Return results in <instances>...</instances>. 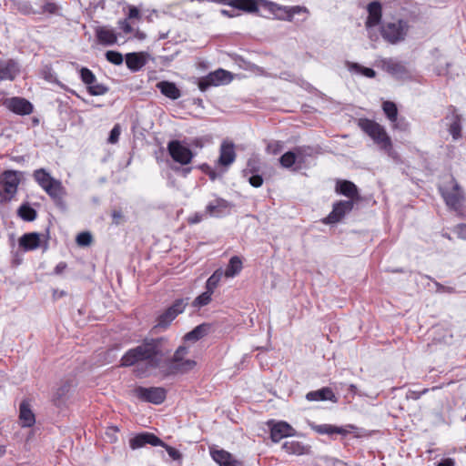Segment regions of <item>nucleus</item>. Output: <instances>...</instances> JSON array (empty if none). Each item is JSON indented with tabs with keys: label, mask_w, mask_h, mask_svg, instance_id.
Listing matches in <instances>:
<instances>
[{
	"label": "nucleus",
	"mask_w": 466,
	"mask_h": 466,
	"mask_svg": "<svg viewBox=\"0 0 466 466\" xmlns=\"http://www.w3.org/2000/svg\"><path fill=\"white\" fill-rule=\"evenodd\" d=\"M437 466H455V461L453 459L447 458L440 461Z\"/></svg>",
	"instance_id": "nucleus-58"
},
{
	"label": "nucleus",
	"mask_w": 466,
	"mask_h": 466,
	"mask_svg": "<svg viewBox=\"0 0 466 466\" xmlns=\"http://www.w3.org/2000/svg\"><path fill=\"white\" fill-rule=\"evenodd\" d=\"M187 302L185 299H177L164 313H162L157 319L156 327L164 328L176 319V317L185 310Z\"/></svg>",
	"instance_id": "nucleus-11"
},
{
	"label": "nucleus",
	"mask_w": 466,
	"mask_h": 466,
	"mask_svg": "<svg viewBox=\"0 0 466 466\" xmlns=\"http://www.w3.org/2000/svg\"><path fill=\"white\" fill-rule=\"evenodd\" d=\"M19 185L18 173L16 171H5L0 181V202L10 201L17 192Z\"/></svg>",
	"instance_id": "nucleus-7"
},
{
	"label": "nucleus",
	"mask_w": 466,
	"mask_h": 466,
	"mask_svg": "<svg viewBox=\"0 0 466 466\" xmlns=\"http://www.w3.org/2000/svg\"><path fill=\"white\" fill-rule=\"evenodd\" d=\"M233 79L232 74L227 70L219 68L209 73L198 81V88L203 92L210 86H218L229 84Z\"/></svg>",
	"instance_id": "nucleus-9"
},
{
	"label": "nucleus",
	"mask_w": 466,
	"mask_h": 466,
	"mask_svg": "<svg viewBox=\"0 0 466 466\" xmlns=\"http://www.w3.org/2000/svg\"><path fill=\"white\" fill-rule=\"evenodd\" d=\"M433 56H435V66L434 71L437 75H445L448 70L449 63L446 60V58L441 55L438 51H435L433 53Z\"/></svg>",
	"instance_id": "nucleus-37"
},
{
	"label": "nucleus",
	"mask_w": 466,
	"mask_h": 466,
	"mask_svg": "<svg viewBox=\"0 0 466 466\" xmlns=\"http://www.w3.org/2000/svg\"><path fill=\"white\" fill-rule=\"evenodd\" d=\"M34 179L41 188L54 200H61L66 195V188L62 182L53 177L45 168H39L34 171Z\"/></svg>",
	"instance_id": "nucleus-3"
},
{
	"label": "nucleus",
	"mask_w": 466,
	"mask_h": 466,
	"mask_svg": "<svg viewBox=\"0 0 466 466\" xmlns=\"http://www.w3.org/2000/svg\"><path fill=\"white\" fill-rule=\"evenodd\" d=\"M120 134H121V127L118 124H116L114 126V127L110 131V135L108 137V143L116 144L119 139Z\"/></svg>",
	"instance_id": "nucleus-48"
},
{
	"label": "nucleus",
	"mask_w": 466,
	"mask_h": 466,
	"mask_svg": "<svg viewBox=\"0 0 466 466\" xmlns=\"http://www.w3.org/2000/svg\"><path fill=\"white\" fill-rule=\"evenodd\" d=\"M210 455L219 466H240L233 455L225 450L211 448Z\"/></svg>",
	"instance_id": "nucleus-20"
},
{
	"label": "nucleus",
	"mask_w": 466,
	"mask_h": 466,
	"mask_svg": "<svg viewBox=\"0 0 466 466\" xmlns=\"http://www.w3.org/2000/svg\"><path fill=\"white\" fill-rule=\"evenodd\" d=\"M251 186L255 187H259L263 183V178L259 175H253L248 179Z\"/></svg>",
	"instance_id": "nucleus-54"
},
{
	"label": "nucleus",
	"mask_w": 466,
	"mask_h": 466,
	"mask_svg": "<svg viewBox=\"0 0 466 466\" xmlns=\"http://www.w3.org/2000/svg\"><path fill=\"white\" fill-rule=\"evenodd\" d=\"M297 162L299 165H303L307 162L308 157H312L314 149L308 146L296 147L293 149Z\"/></svg>",
	"instance_id": "nucleus-34"
},
{
	"label": "nucleus",
	"mask_w": 466,
	"mask_h": 466,
	"mask_svg": "<svg viewBox=\"0 0 466 466\" xmlns=\"http://www.w3.org/2000/svg\"><path fill=\"white\" fill-rule=\"evenodd\" d=\"M367 10L369 15L366 20V28L370 36L372 37V28L377 26L381 20V5L377 1L371 2L368 5Z\"/></svg>",
	"instance_id": "nucleus-17"
},
{
	"label": "nucleus",
	"mask_w": 466,
	"mask_h": 466,
	"mask_svg": "<svg viewBox=\"0 0 466 466\" xmlns=\"http://www.w3.org/2000/svg\"><path fill=\"white\" fill-rule=\"evenodd\" d=\"M311 429L316 431L319 434H326V435H332V434H340V435H346L350 431L344 428V427H338L331 424H319V425H311Z\"/></svg>",
	"instance_id": "nucleus-27"
},
{
	"label": "nucleus",
	"mask_w": 466,
	"mask_h": 466,
	"mask_svg": "<svg viewBox=\"0 0 466 466\" xmlns=\"http://www.w3.org/2000/svg\"><path fill=\"white\" fill-rule=\"evenodd\" d=\"M381 67L396 77H402L407 74L405 66L395 59L388 58L380 61Z\"/></svg>",
	"instance_id": "nucleus-21"
},
{
	"label": "nucleus",
	"mask_w": 466,
	"mask_h": 466,
	"mask_svg": "<svg viewBox=\"0 0 466 466\" xmlns=\"http://www.w3.org/2000/svg\"><path fill=\"white\" fill-rule=\"evenodd\" d=\"M220 13L224 16H228V17H232L233 16V15L229 11H228L226 9L220 10Z\"/></svg>",
	"instance_id": "nucleus-60"
},
{
	"label": "nucleus",
	"mask_w": 466,
	"mask_h": 466,
	"mask_svg": "<svg viewBox=\"0 0 466 466\" xmlns=\"http://www.w3.org/2000/svg\"><path fill=\"white\" fill-rule=\"evenodd\" d=\"M66 267H67V265H66V262H63V261L59 262L56 266V268L54 269V273L56 274V275H60V274H62L66 270Z\"/></svg>",
	"instance_id": "nucleus-57"
},
{
	"label": "nucleus",
	"mask_w": 466,
	"mask_h": 466,
	"mask_svg": "<svg viewBox=\"0 0 466 466\" xmlns=\"http://www.w3.org/2000/svg\"><path fill=\"white\" fill-rule=\"evenodd\" d=\"M128 18H140L139 10L136 6H130L128 11Z\"/></svg>",
	"instance_id": "nucleus-56"
},
{
	"label": "nucleus",
	"mask_w": 466,
	"mask_h": 466,
	"mask_svg": "<svg viewBox=\"0 0 466 466\" xmlns=\"http://www.w3.org/2000/svg\"><path fill=\"white\" fill-rule=\"evenodd\" d=\"M454 233L458 238L466 239V224H459L454 228Z\"/></svg>",
	"instance_id": "nucleus-53"
},
{
	"label": "nucleus",
	"mask_w": 466,
	"mask_h": 466,
	"mask_svg": "<svg viewBox=\"0 0 466 466\" xmlns=\"http://www.w3.org/2000/svg\"><path fill=\"white\" fill-rule=\"evenodd\" d=\"M213 292L206 289L205 292L198 296L195 300L193 301V306L201 308L203 306L208 305L211 301V296Z\"/></svg>",
	"instance_id": "nucleus-43"
},
{
	"label": "nucleus",
	"mask_w": 466,
	"mask_h": 466,
	"mask_svg": "<svg viewBox=\"0 0 466 466\" xmlns=\"http://www.w3.org/2000/svg\"><path fill=\"white\" fill-rule=\"evenodd\" d=\"M359 126L374 141V143L380 147L381 150L387 153L390 157L393 158L396 157L391 139L382 126L370 119H360Z\"/></svg>",
	"instance_id": "nucleus-2"
},
{
	"label": "nucleus",
	"mask_w": 466,
	"mask_h": 466,
	"mask_svg": "<svg viewBox=\"0 0 466 466\" xmlns=\"http://www.w3.org/2000/svg\"><path fill=\"white\" fill-rule=\"evenodd\" d=\"M306 399L309 401L335 400V395L329 388H322L318 390L308 392Z\"/></svg>",
	"instance_id": "nucleus-30"
},
{
	"label": "nucleus",
	"mask_w": 466,
	"mask_h": 466,
	"mask_svg": "<svg viewBox=\"0 0 466 466\" xmlns=\"http://www.w3.org/2000/svg\"><path fill=\"white\" fill-rule=\"evenodd\" d=\"M92 242V236L89 232L79 233L76 237V243L81 247L89 246Z\"/></svg>",
	"instance_id": "nucleus-47"
},
{
	"label": "nucleus",
	"mask_w": 466,
	"mask_h": 466,
	"mask_svg": "<svg viewBox=\"0 0 466 466\" xmlns=\"http://www.w3.org/2000/svg\"><path fill=\"white\" fill-rule=\"evenodd\" d=\"M382 109L389 120L392 123H396L398 116L396 105L393 102L386 101L382 105Z\"/></svg>",
	"instance_id": "nucleus-39"
},
{
	"label": "nucleus",
	"mask_w": 466,
	"mask_h": 466,
	"mask_svg": "<svg viewBox=\"0 0 466 466\" xmlns=\"http://www.w3.org/2000/svg\"><path fill=\"white\" fill-rule=\"evenodd\" d=\"M353 208L352 200L339 201L333 205V209L325 218L327 224H334L339 222L347 213Z\"/></svg>",
	"instance_id": "nucleus-14"
},
{
	"label": "nucleus",
	"mask_w": 466,
	"mask_h": 466,
	"mask_svg": "<svg viewBox=\"0 0 466 466\" xmlns=\"http://www.w3.org/2000/svg\"><path fill=\"white\" fill-rule=\"evenodd\" d=\"M208 331V327L204 324L197 326L193 330L187 332L184 336L185 341H198L201 338H203Z\"/></svg>",
	"instance_id": "nucleus-36"
},
{
	"label": "nucleus",
	"mask_w": 466,
	"mask_h": 466,
	"mask_svg": "<svg viewBox=\"0 0 466 466\" xmlns=\"http://www.w3.org/2000/svg\"><path fill=\"white\" fill-rule=\"evenodd\" d=\"M5 453V447L3 445H0V458L3 457Z\"/></svg>",
	"instance_id": "nucleus-61"
},
{
	"label": "nucleus",
	"mask_w": 466,
	"mask_h": 466,
	"mask_svg": "<svg viewBox=\"0 0 466 466\" xmlns=\"http://www.w3.org/2000/svg\"><path fill=\"white\" fill-rule=\"evenodd\" d=\"M4 105L12 112L25 116L33 112V105L26 99L22 97H12L6 99Z\"/></svg>",
	"instance_id": "nucleus-15"
},
{
	"label": "nucleus",
	"mask_w": 466,
	"mask_h": 466,
	"mask_svg": "<svg viewBox=\"0 0 466 466\" xmlns=\"http://www.w3.org/2000/svg\"><path fill=\"white\" fill-rule=\"evenodd\" d=\"M440 189L448 208L458 214L462 215L464 194L459 184L451 178L449 185L444 186Z\"/></svg>",
	"instance_id": "nucleus-5"
},
{
	"label": "nucleus",
	"mask_w": 466,
	"mask_h": 466,
	"mask_svg": "<svg viewBox=\"0 0 466 466\" xmlns=\"http://www.w3.org/2000/svg\"><path fill=\"white\" fill-rule=\"evenodd\" d=\"M206 214H207L206 212L205 213L196 212L195 214H193L187 218V222L192 225L198 224L204 219Z\"/></svg>",
	"instance_id": "nucleus-52"
},
{
	"label": "nucleus",
	"mask_w": 466,
	"mask_h": 466,
	"mask_svg": "<svg viewBox=\"0 0 466 466\" xmlns=\"http://www.w3.org/2000/svg\"><path fill=\"white\" fill-rule=\"evenodd\" d=\"M19 245L25 250H33L40 246V234L33 232L23 235L19 239Z\"/></svg>",
	"instance_id": "nucleus-28"
},
{
	"label": "nucleus",
	"mask_w": 466,
	"mask_h": 466,
	"mask_svg": "<svg viewBox=\"0 0 466 466\" xmlns=\"http://www.w3.org/2000/svg\"><path fill=\"white\" fill-rule=\"evenodd\" d=\"M428 391V389H424L420 394H424Z\"/></svg>",
	"instance_id": "nucleus-62"
},
{
	"label": "nucleus",
	"mask_w": 466,
	"mask_h": 466,
	"mask_svg": "<svg viewBox=\"0 0 466 466\" xmlns=\"http://www.w3.org/2000/svg\"><path fill=\"white\" fill-rule=\"evenodd\" d=\"M223 276V270L221 268L217 269L207 280L206 289L214 292L215 289L218 285Z\"/></svg>",
	"instance_id": "nucleus-40"
},
{
	"label": "nucleus",
	"mask_w": 466,
	"mask_h": 466,
	"mask_svg": "<svg viewBox=\"0 0 466 466\" xmlns=\"http://www.w3.org/2000/svg\"><path fill=\"white\" fill-rule=\"evenodd\" d=\"M19 422L22 427H32L35 422V417L29 403L23 400L19 407Z\"/></svg>",
	"instance_id": "nucleus-24"
},
{
	"label": "nucleus",
	"mask_w": 466,
	"mask_h": 466,
	"mask_svg": "<svg viewBox=\"0 0 466 466\" xmlns=\"http://www.w3.org/2000/svg\"><path fill=\"white\" fill-rule=\"evenodd\" d=\"M230 6L246 12H255L258 6H262L266 0H231Z\"/></svg>",
	"instance_id": "nucleus-26"
},
{
	"label": "nucleus",
	"mask_w": 466,
	"mask_h": 466,
	"mask_svg": "<svg viewBox=\"0 0 466 466\" xmlns=\"http://www.w3.org/2000/svg\"><path fill=\"white\" fill-rule=\"evenodd\" d=\"M279 163L281 167L285 168H290L293 165L298 164L293 150L288 151L285 154H283L279 158Z\"/></svg>",
	"instance_id": "nucleus-42"
},
{
	"label": "nucleus",
	"mask_w": 466,
	"mask_h": 466,
	"mask_svg": "<svg viewBox=\"0 0 466 466\" xmlns=\"http://www.w3.org/2000/svg\"><path fill=\"white\" fill-rule=\"evenodd\" d=\"M18 73L19 67L15 61L0 59V80H14Z\"/></svg>",
	"instance_id": "nucleus-22"
},
{
	"label": "nucleus",
	"mask_w": 466,
	"mask_h": 466,
	"mask_svg": "<svg viewBox=\"0 0 466 466\" xmlns=\"http://www.w3.org/2000/svg\"><path fill=\"white\" fill-rule=\"evenodd\" d=\"M167 149L172 159L181 165L189 164L194 156L190 148L178 140L170 141Z\"/></svg>",
	"instance_id": "nucleus-10"
},
{
	"label": "nucleus",
	"mask_w": 466,
	"mask_h": 466,
	"mask_svg": "<svg viewBox=\"0 0 466 466\" xmlns=\"http://www.w3.org/2000/svg\"><path fill=\"white\" fill-rule=\"evenodd\" d=\"M59 10H60L59 6L55 3H46L43 5V12L48 13L50 15L58 14Z\"/></svg>",
	"instance_id": "nucleus-49"
},
{
	"label": "nucleus",
	"mask_w": 466,
	"mask_h": 466,
	"mask_svg": "<svg viewBox=\"0 0 466 466\" xmlns=\"http://www.w3.org/2000/svg\"><path fill=\"white\" fill-rule=\"evenodd\" d=\"M106 58L113 65L119 66L123 63V56L121 53L109 50L106 53Z\"/></svg>",
	"instance_id": "nucleus-45"
},
{
	"label": "nucleus",
	"mask_w": 466,
	"mask_h": 466,
	"mask_svg": "<svg viewBox=\"0 0 466 466\" xmlns=\"http://www.w3.org/2000/svg\"><path fill=\"white\" fill-rule=\"evenodd\" d=\"M136 395L142 400L151 402L153 404H160L166 399V390L161 387L136 389Z\"/></svg>",
	"instance_id": "nucleus-12"
},
{
	"label": "nucleus",
	"mask_w": 466,
	"mask_h": 466,
	"mask_svg": "<svg viewBox=\"0 0 466 466\" xmlns=\"http://www.w3.org/2000/svg\"><path fill=\"white\" fill-rule=\"evenodd\" d=\"M348 67L350 72L362 75L366 77L373 78L376 76V73L373 69L364 67L357 63H350L349 64Z\"/></svg>",
	"instance_id": "nucleus-38"
},
{
	"label": "nucleus",
	"mask_w": 466,
	"mask_h": 466,
	"mask_svg": "<svg viewBox=\"0 0 466 466\" xmlns=\"http://www.w3.org/2000/svg\"><path fill=\"white\" fill-rule=\"evenodd\" d=\"M19 216L25 221H33L36 218V212L27 205H22L18 209Z\"/></svg>",
	"instance_id": "nucleus-41"
},
{
	"label": "nucleus",
	"mask_w": 466,
	"mask_h": 466,
	"mask_svg": "<svg viewBox=\"0 0 466 466\" xmlns=\"http://www.w3.org/2000/svg\"><path fill=\"white\" fill-rule=\"evenodd\" d=\"M282 449L289 454L303 455L309 452V446H306L297 441H285Z\"/></svg>",
	"instance_id": "nucleus-32"
},
{
	"label": "nucleus",
	"mask_w": 466,
	"mask_h": 466,
	"mask_svg": "<svg viewBox=\"0 0 466 466\" xmlns=\"http://www.w3.org/2000/svg\"><path fill=\"white\" fill-rule=\"evenodd\" d=\"M157 87L160 90V92L167 97L170 99H177L180 97L181 93L180 90L177 87V86L168 81H161L157 84Z\"/></svg>",
	"instance_id": "nucleus-29"
},
{
	"label": "nucleus",
	"mask_w": 466,
	"mask_h": 466,
	"mask_svg": "<svg viewBox=\"0 0 466 466\" xmlns=\"http://www.w3.org/2000/svg\"><path fill=\"white\" fill-rule=\"evenodd\" d=\"M231 204L223 198H217L206 207V213L211 217H222L228 214L231 208Z\"/></svg>",
	"instance_id": "nucleus-19"
},
{
	"label": "nucleus",
	"mask_w": 466,
	"mask_h": 466,
	"mask_svg": "<svg viewBox=\"0 0 466 466\" xmlns=\"http://www.w3.org/2000/svg\"><path fill=\"white\" fill-rule=\"evenodd\" d=\"M95 34L99 44L103 46H113L117 41V35L115 30L109 26H96Z\"/></svg>",
	"instance_id": "nucleus-18"
},
{
	"label": "nucleus",
	"mask_w": 466,
	"mask_h": 466,
	"mask_svg": "<svg viewBox=\"0 0 466 466\" xmlns=\"http://www.w3.org/2000/svg\"><path fill=\"white\" fill-rule=\"evenodd\" d=\"M236 152L234 144L231 142L224 141L220 146V155L218 163L222 166H229L235 161Z\"/></svg>",
	"instance_id": "nucleus-23"
},
{
	"label": "nucleus",
	"mask_w": 466,
	"mask_h": 466,
	"mask_svg": "<svg viewBox=\"0 0 466 466\" xmlns=\"http://www.w3.org/2000/svg\"><path fill=\"white\" fill-rule=\"evenodd\" d=\"M65 294H66L65 291L55 290L53 296L55 299H58V298L65 296Z\"/></svg>",
	"instance_id": "nucleus-59"
},
{
	"label": "nucleus",
	"mask_w": 466,
	"mask_h": 466,
	"mask_svg": "<svg viewBox=\"0 0 466 466\" xmlns=\"http://www.w3.org/2000/svg\"><path fill=\"white\" fill-rule=\"evenodd\" d=\"M268 425L270 427V438L274 442H279L286 437L297 435L295 429L286 421H271Z\"/></svg>",
	"instance_id": "nucleus-13"
},
{
	"label": "nucleus",
	"mask_w": 466,
	"mask_h": 466,
	"mask_svg": "<svg viewBox=\"0 0 466 466\" xmlns=\"http://www.w3.org/2000/svg\"><path fill=\"white\" fill-rule=\"evenodd\" d=\"M408 32L409 25L406 21L401 19L385 22L380 27L383 39L391 45L404 41Z\"/></svg>",
	"instance_id": "nucleus-4"
},
{
	"label": "nucleus",
	"mask_w": 466,
	"mask_h": 466,
	"mask_svg": "<svg viewBox=\"0 0 466 466\" xmlns=\"http://www.w3.org/2000/svg\"><path fill=\"white\" fill-rule=\"evenodd\" d=\"M161 447L165 448L167 452L168 453V455L174 460V461H177L181 458V454L180 452L176 450L175 448L166 444L164 442V445H160Z\"/></svg>",
	"instance_id": "nucleus-50"
},
{
	"label": "nucleus",
	"mask_w": 466,
	"mask_h": 466,
	"mask_svg": "<svg viewBox=\"0 0 466 466\" xmlns=\"http://www.w3.org/2000/svg\"><path fill=\"white\" fill-rule=\"evenodd\" d=\"M119 27L126 33L129 34L133 32V28L131 25L127 22V20H121L118 22Z\"/></svg>",
	"instance_id": "nucleus-55"
},
{
	"label": "nucleus",
	"mask_w": 466,
	"mask_h": 466,
	"mask_svg": "<svg viewBox=\"0 0 466 466\" xmlns=\"http://www.w3.org/2000/svg\"><path fill=\"white\" fill-rule=\"evenodd\" d=\"M146 444H150L152 446L164 445V441L150 432L137 434L129 441V446L132 450L142 448Z\"/></svg>",
	"instance_id": "nucleus-16"
},
{
	"label": "nucleus",
	"mask_w": 466,
	"mask_h": 466,
	"mask_svg": "<svg viewBox=\"0 0 466 466\" xmlns=\"http://www.w3.org/2000/svg\"><path fill=\"white\" fill-rule=\"evenodd\" d=\"M450 120L448 124V131L451 135L453 140H458L461 137V116L453 112L451 116H447Z\"/></svg>",
	"instance_id": "nucleus-31"
},
{
	"label": "nucleus",
	"mask_w": 466,
	"mask_h": 466,
	"mask_svg": "<svg viewBox=\"0 0 466 466\" xmlns=\"http://www.w3.org/2000/svg\"><path fill=\"white\" fill-rule=\"evenodd\" d=\"M187 354V347H178L170 360L169 369L172 373H185L196 367L197 362L194 360L186 359Z\"/></svg>",
	"instance_id": "nucleus-8"
},
{
	"label": "nucleus",
	"mask_w": 466,
	"mask_h": 466,
	"mask_svg": "<svg viewBox=\"0 0 466 466\" xmlns=\"http://www.w3.org/2000/svg\"><path fill=\"white\" fill-rule=\"evenodd\" d=\"M80 76H81L82 81L86 86H88L89 84H94L96 80V76L93 74V72L86 67L81 68Z\"/></svg>",
	"instance_id": "nucleus-46"
},
{
	"label": "nucleus",
	"mask_w": 466,
	"mask_h": 466,
	"mask_svg": "<svg viewBox=\"0 0 466 466\" xmlns=\"http://www.w3.org/2000/svg\"><path fill=\"white\" fill-rule=\"evenodd\" d=\"M336 189L338 192L350 198H353L358 195L357 187L350 181L338 183Z\"/></svg>",
	"instance_id": "nucleus-35"
},
{
	"label": "nucleus",
	"mask_w": 466,
	"mask_h": 466,
	"mask_svg": "<svg viewBox=\"0 0 466 466\" xmlns=\"http://www.w3.org/2000/svg\"><path fill=\"white\" fill-rule=\"evenodd\" d=\"M268 151L273 155L279 154L282 150V143L275 141L268 145Z\"/></svg>",
	"instance_id": "nucleus-51"
},
{
	"label": "nucleus",
	"mask_w": 466,
	"mask_h": 466,
	"mask_svg": "<svg viewBox=\"0 0 466 466\" xmlns=\"http://www.w3.org/2000/svg\"><path fill=\"white\" fill-rule=\"evenodd\" d=\"M161 355L160 339L146 340L143 344L129 350L121 359V366L129 367L138 361L148 360L152 367L157 366Z\"/></svg>",
	"instance_id": "nucleus-1"
},
{
	"label": "nucleus",
	"mask_w": 466,
	"mask_h": 466,
	"mask_svg": "<svg viewBox=\"0 0 466 466\" xmlns=\"http://www.w3.org/2000/svg\"><path fill=\"white\" fill-rule=\"evenodd\" d=\"M262 6L266 7L268 11H270L277 19L285 20L289 22H292L296 15L309 14V9L305 6H286L267 0Z\"/></svg>",
	"instance_id": "nucleus-6"
},
{
	"label": "nucleus",
	"mask_w": 466,
	"mask_h": 466,
	"mask_svg": "<svg viewBox=\"0 0 466 466\" xmlns=\"http://www.w3.org/2000/svg\"><path fill=\"white\" fill-rule=\"evenodd\" d=\"M147 56L146 53H128L126 56L127 66L131 71H138L146 65Z\"/></svg>",
	"instance_id": "nucleus-25"
},
{
	"label": "nucleus",
	"mask_w": 466,
	"mask_h": 466,
	"mask_svg": "<svg viewBox=\"0 0 466 466\" xmlns=\"http://www.w3.org/2000/svg\"><path fill=\"white\" fill-rule=\"evenodd\" d=\"M87 89L90 95L92 96H102L107 92V87L105 86L102 84L96 83V81L94 84H89L87 86Z\"/></svg>",
	"instance_id": "nucleus-44"
},
{
	"label": "nucleus",
	"mask_w": 466,
	"mask_h": 466,
	"mask_svg": "<svg viewBox=\"0 0 466 466\" xmlns=\"http://www.w3.org/2000/svg\"><path fill=\"white\" fill-rule=\"evenodd\" d=\"M242 269V261L241 259L234 256L229 259L228 265L225 271H223V275L226 278H234L240 273Z\"/></svg>",
	"instance_id": "nucleus-33"
}]
</instances>
